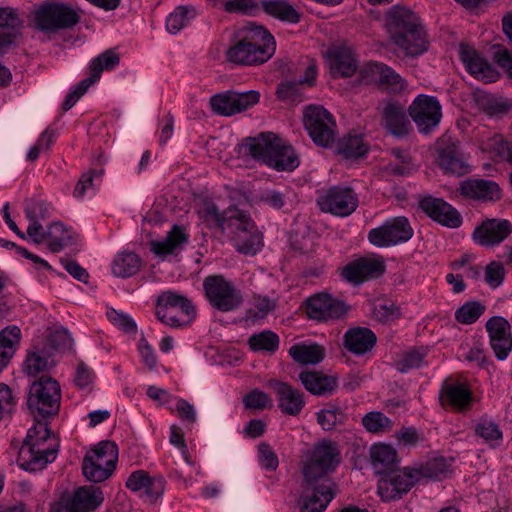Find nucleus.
I'll use <instances>...</instances> for the list:
<instances>
[{"label":"nucleus","instance_id":"obj_1","mask_svg":"<svg viewBox=\"0 0 512 512\" xmlns=\"http://www.w3.org/2000/svg\"><path fill=\"white\" fill-rule=\"evenodd\" d=\"M238 156L277 172H293L300 166V154L289 140L266 130L245 137L236 147Z\"/></svg>","mask_w":512,"mask_h":512},{"label":"nucleus","instance_id":"obj_2","mask_svg":"<svg viewBox=\"0 0 512 512\" xmlns=\"http://www.w3.org/2000/svg\"><path fill=\"white\" fill-rule=\"evenodd\" d=\"M275 51L274 36L265 27L250 22L236 32L225 55L230 63L253 66L267 62Z\"/></svg>","mask_w":512,"mask_h":512},{"label":"nucleus","instance_id":"obj_3","mask_svg":"<svg viewBox=\"0 0 512 512\" xmlns=\"http://www.w3.org/2000/svg\"><path fill=\"white\" fill-rule=\"evenodd\" d=\"M385 26L391 42L405 55L417 57L428 50L426 31L420 18L410 9L391 7L386 14Z\"/></svg>","mask_w":512,"mask_h":512},{"label":"nucleus","instance_id":"obj_4","mask_svg":"<svg viewBox=\"0 0 512 512\" xmlns=\"http://www.w3.org/2000/svg\"><path fill=\"white\" fill-rule=\"evenodd\" d=\"M58 447V440L51 434L47 423L36 421L28 429L27 436L20 447L18 465L26 471H40L56 459Z\"/></svg>","mask_w":512,"mask_h":512},{"label":"nucleus","instance_id":"obj_5","mask_svg":"<svg viewBox=\"0 0 512 512\" xmlns=\"http://www.w3.org/2000/svg\"><path fill=\"white\" fill-rule=\"evenodd\" d=\"M219 228L231 236L234 247L240 253L255 255L263 246L262 236L250 215L237 207L231 206L224 210Z\"/></svg>","mask_w":512,"mask_h":512},{"label":"nucleus","instance_id":"obj_6","mask_svg":"<svg viewBox=\"0 0 512 512\" xmlns=\"http://www.w3.org/2000/svg\"><path fill=\"white\" fill-rule=\"evenodd\" d=\"M81 16L79 8L58 1H44L32 11L31 23L42 33L55 34L73 29L80 22Z\"/></svg>","mask_w":512,"mask_h":512},{"label":"nucleus","instance_id":"obj_7","mask_svg":"<svg viewBox=\"0 0 512 512\" xmlns=\"http://www.w3.org/2000/svg\"><path fill=\"white\" fill-rule=\"evenodd\" d=\"M341 462V451L337 443L322 440L316 443L306 456L303 464V479L311 481L331 480L333 473Z\"/></svg>","mask_w":512,"mask_h":512},{"label":"nucleus","instance_id":"obj_8","mask_svg":"<svg viewBox=\"0 0 512 512\" xmlns=\"http://www.w3.org/2000/svg\"><path fill=\"white\" fill-rule=\"evenodd\" d=\"M118 459V449L111 441H101L87 452L83 459L82 471L87 480L98 483L113 473Z\"/></svg>","mask_w":512,"mask_h":512},{"label":"nucleus","instance_id":"obj_9","mask_svg":"<svg viewBox=\"0 0 512 512\" xmlns=\"http://www.w3.org/2000/svg\"><path fill=\"white\" fill-rule=\"evenodd\" d=\"M156 317L165 325L178 328L189 324L196 315L190 300L172 291H165L157 298Z\"/></svg>","mask_w":512,"mask_h":512},{"label":"nucleus","instance_id":"obj_10","mask_svg":"<svg viewBox=\"0 0 512 512\" xmlns=\"http://www.w3.org/2000/svg\"><path fill=\"white\" fill-rule=\"evenodd\" d=\"M203 288L209 304L218 311H234L243 302L240 290L222 275L206 277L203 282Z\"/></svg>","mask_w":512,"mask_h":512},{"label":"nucleus","instance_id":"obj_11","mask_svg":"<svg viewBox=\"0 0 512 512\" xmlns=\"http://www.w3.org/2000/svg\"><path fill=\"white\" fill-rule=\"evenodd\" d=\"M414 230L405 216L388 218L368 232V241L377 248H388L408 242Z\"/></svg>","mask_w":512,"mask_h":512},{"label":"nucleus","instance_id":"obj_12","mask_svg":"<svg viewBox=\"0 0 512 512\" xmlns=\"http://www.w3.org/2000/svg\"><path fill=\"white\" fill-rule=\"evenodd\" d=\"M60 386L51 377H40L29 391L28 406L42 416L55 414L60 407Z\"/></svg>","mask_w":512,"mask_h":512},{"label":"nucleus","instance_id":"obj_13","mask_svg":"<svg viewBox=\"0 0 512 512\" xmlns=\"http://www.w3.org/2000/svg\"><path fill=\"white\" fill-rule=\"evenodd\" d=\"M317 204L323 212L347 217L357 209L358 196L350 187L332 186L319 192Z\"/></svg>","mask_w":512,"mask_h":512},{"label":"nucleus","instance_id":"obj_14","mask_svg":"<svg viewBox=\"0 0 512 512\" xmlns=\"http://www.w3.org/2000/svg\"><path fill=\"white\" fill-rule=\"evenodd\" d=\"M259 100L260 94L256 90L244 92L228 90L213 95L210 98L209 104L215 114L229 117L251 108Z\"/></svg>","mask_w":512,"mask_h":512},{"label":"nucleus","instance_id":"obj_15","mask_svg":"<svg viewBox=\"0 0 512 512\" xmlns=\"http://www.w3.org/2000/svg\"><path fill=\"white\" fill-rule=\"evenodd\" d=\"M332 480L307 481L303 479L299 507L301 512H324L335 496Z\"/></svg>","mask_w":512,"mask_h":512},{"label":"nucleus","instance_id":"obj_16","mask_svg":"<svg viewBox=\"0 0 512 512\" xmlns=\"http://www.w3.org/2000/svg\"><path fill=\"white\" fill-rule=\"evenodd\" d=\"M384 474L378 482V494L383 501L400 499L418 482L412 467Z\"/></svg>","mask_w":512,"mask_h":512},{"label":"nucleus","instance_id":"obj_17","mask_svg":"<svg viewBox=\"0 0 512 512\" xmlns=\"http://www.w3.org/2000/svg\"><path fill=\"white\" fill-rule=\"evenodd\" d=\"M408 114L419 128H436L442 119V106L437 97L419 94L408 107Z\"/></svg>","mask_w":512,"mask_h":512},{"label":"nucleus","instance_id":"obj_18","mask_svg":"<svg viewBox=\"0 0 512 512\" xmlns=\"http://www.w3.org/2000/svg\"><path fill=\"white\" fill-rule=\"evenodd\" d=\"M485 328L496 358L500 361L505 360L512 350L510 323L502 316H493L487 320Z\"/></svg>","mask_w":512,"mask_h":512},{"label":"nucleus","instance_id":"obj_19","mask_svg":"<svg viewBox=\"0 0 512 512\" xmlns=\"http://www.w3.org/2000/svg\"><path fill=\"white\" fill-rule=\"evenodd\" d=\"M458 145L459 142L448 133L436 142L437 164L446 173L462 175L467 172V166L459 153Z\"/></svg>","mask_w":512,"mask_h":512},{"label":"nucleus","instance_id":"obj_20","mask_svg":"<svg viewBox=\"0 0 512 512\" xmlns=\"http://www.w3.org/2000/svg\"><path fill=\"white\" fill-rule=\"evenodd\" d=\"M309 318L317 321H329L341 318L347 311L345 304L326 293L310 297L306 306Z\"/></svg>","mask_w":512,"mask_h":512},{"label":"nucleus","instance_id":"obj_21","mask_svg":"<svg viewBox=\"0 0 512 512\" xmlns=\"http://www.w3.org/2000/svg\"><path fill=\"white\" fill-rule=\"evenodd\" d=\"M385 271L381 258L361 257L348 263L341 272L342 277L353 284H361L371 278H377Z\"/></svg>","mask_w":512,"mask_h":512},{"label":"nucleus","instance_id":"obj_22","mask_svg":"<svg viewBox=\"0 0 512 512\" xmlns=\"http://www.w3.org/2000/svg\"><path fill=\"white\" fill-rule=\"evenodd\" d=\"M420 207L428 217L442 226L455 229L462 224V217L457 209L441 198L425 197L420 201Z\"/></svg>","mask_w":512,"mask_h":512},{"label":"nucleus","instance_id":"obj_23","mask_svg":"<svg viewBox=\"0 0 512 512\" xmlns=\"http://www.w3.org/2000/svg\"><path fill=\"white\" fill-rule=\"evenodd\" d=\"M512 232L506 219H488L473 231L474 241L484 247H493L503 242Z\"/></svg>","mask_w":512,"mask_h":512},{"label":"nucleus","instance_id":"obj_24","mask_svg":"<svg viewBox=\"0 0 512 512\" xmlns=\"http://www.w3.org/2000/svg\"><path fill=\"white\" fill-rule=\"evenodd\" d=\"M331 74L334 77H350L358 70V59L346 45H335L327 52Z\"/></svg>","mask_w":512,"mask_h":512},{"label":"nucleus","instance_id":"obj_25","mask_svg":"<svg viewBox=\"0 0 512 512\" xmlns=\"http://www.w3.org/2000/svg\"><path fill=\"white\" fill-rule=\"evenodd\" d=\"M278 407L283 414L297 416L305 406L304 394L290 384L280 381L271 383Z\"/></svg>","mask_w":512,"mask_h":512},{"label":"nucleus","instance_id":"obj_26","mask_svg":"<svg viewBox=\"0 0 512 512\" xmlns=\"http://www.w3.org/2000/svg\"><path fill=\"white\" fill-rule=\"evenodd\" d=\"M439 397L443 406H449L457 412L469 410L473 401L470 388L460 382H445Z\"/></svg>","mask_w":512,"mask_h":512},{"label":"nucleus","instance_id":"obj_27","mask_svg":"<svg viewBox=\"0 0 512 512\" xmlns=\"http://www.w3.org/2000/svg\"><path fill=\"white\" fill-rule=\"evenodd\" d=\"M460 194L468 199L495 201L500 198L499 185L491 180L470 178L460 182Z\"/></svg>","mask_w":512,"mask_h":512},{"label":"nucleus","instance_id":"obj_28","mask_svg":"<svg viewBox=\"0 0 512 512\" xmlns=\"http://www.w3.org/2000/svg\"><path fill=\"white\" fill-rule=\"evenodd\" d=\"M23 19L12 7H0V51L3 53L20 35Z\"/></svg>","mask_w":512,"mask_h":512},{"label":"nucleus","instance_id":"obj_29","mask_svg":"<svg viewBox=\"0 0 512 512\" xmlns=\"http://www.w3.org/2000/svg\"><path fill=\"white\" fill-rule=\"evenodd\" d=\"M460 58L467 71L475 78L485 82H493L497 79L498 74L492 65L473 48L462 46Z\"/></svg>","mask_w":512,"mask_h":512},{"label":"nucleus","instance_id":"obj_30","mask_svg":"<svg viewBox=\"0 0 512 512\" xmlns=\"http://www.w3.org/2000/svg\"><path fill=\"white\" fill-rule=\"evenodd\" d=\"M376 341L375 333L366 327H353L344 334V347L356 356H362L370 352Z\"/></svg>","mask_w":512,"mask_h":512},{"label":"nucleus","instance_id":"obj_31","mask_svg":"<svg viewBox=\"0 0 512 512\" xmlns=\"http://www.w3.org/2000/svg\"><path fill=\"white\" fill-rule=\"evenodd\" d=\"M288 353L295 362L301 365H316L323 361L326 350L322 345L307 340L293 344Z\"/></svg>","mask_w":512,"mask_h":512},{"label":"nucleus","instance_id":"obj_32","mask_svg":"<svg viewBox=\"0 0 512 512\" xmlns=\"http://www.w3.org/2000/svg\"><path fill=\"white\" fill-rule=\"evenodd\" d=\"M188 241V236L180 226H174L167 236L160 241H151V251L159 257L177 254Z\"/></svg>","mask_w":512,"mask_h":512},{"label":"nucleus","instance_id":"obj_33","mask_svg":"<svg viewBox=\"0 0 512 512\" xmlns=\"http://www.w3.org/2000/svg\"><path fill=\"white\" fill-rule=\"evenodd\" d=\"M69 499L75 512H92L102 504L104 496L99 487L84 486L78 488Z\"/></svg>","mask_w":512,"mask_h":512},{"label":"nucleus","instance_id":"obj_34","mask_svg":"<svg viewBox=\"0 0 512 512\" xmlns=\"http://www.w3.org/2000/svg\"><path fill=\"white\" fill-rule=\"evenodd\" d=\"M298 379L308 392L317 396L331 394L336 388V380L333 377L315 371H303Z\"/></svg>","mask_w":512,"mask_h":512},{"label":"nucleus","instance_id":"obj_35","mask_svg":"<svg viewBox=\"0 0 512 512\" xmlns=\"http://www.w3.org/2000/svg\"><path fill=\"white\" fill-rule=\"evenodd\" d=\"M261 9L269 16L289 24H297L301 15L286 0H262Z\"/></svg>","mask_w":512,"mask_h":512},{"label":"nucleus","instance_id":"obj_36","mask_svg":"<svg viewBox=\"0 0 512 512\" xmlns=\"http://www.w3.org/2000/svg\"><path fill=\"white\" fill-rule=\"evenodd\" d=\"M335 150L346 159H357L367 154L368 145L361 135L347 132L338 138Z\"/></svg>","mask_w":512,"mask_h":512},{"label":"nucleus","instance_id":"obj_37","mask_svg":"<svg viewBox=\"0 0 512 512\" xmlns=\"http://www.w3.org/2000/svg\"><path fill=\"white\" fill-rule=\"evenodd\" d=\"M77 239V234L64 226L61 222H53L47 229V244L52 252H59L72 246Z\"/></svg>","mask_w":512,"mask_h":512},{"label":"nucleus","instance_id":"obj_38","mask_svg":"<svg viewBox=\"0 0 512 512\" xmlns=\"http://www.w3.org/2000/svg\"><path fill=\"white\" fill-rule=\"evenodd\" d=\"M302 120L305 128H335L336 120L332 113L321 105L310 104L304 107Z\"/></svg>","mask_w":512,"mask_h":512},{"label":"nucleus","instance_id":"obj_39","mask_svg":"<svg viewBox=\"0 0 512 512\" xmlns=\"http://www.w3.org/2000/svg\"><path fill=\"white\" fill-rule=\"evenodd\" d=\"M142 266V259L134 252L122 251L114 257L111 269L116 277L129 278L136 275Z\"/></svg>","mask_w":512,"mask_h":512},{"label":"nucleus","instance_id":"obj_40","mask_svg":"<svg viewBox=\"0 0 512 512\" xmlns=\"http://www.w3.org/2000/svg\"><path fill=\"white\" fill-rule=\"evenodd\" d=\"M55 365L51 354L45 349L33 347L27 354L24 368L27 374L37 376L40 373L48 372Z\"/></svg>","mask_w":512,"mask_h":512},{"label":"nucleus","instance_id":"obj_41","mask_svg":"<svg viewBox=\"0 0 512 512\" xmlns=\"http://www.w3.org/2000/svg\"><path fill=\"white\" fill-rule=\"evenodd\" d=\"M371 462L377 473L384 474L392 469L396 461V451L386 444H376L371 447Z\"/></svg>","mask_w":512,"mask_h":512},{"label":"nucleus","instance_id":"obj_42","mask_svg":"<svg viewBox=\"0 0 512 512\" xmlns=\"http://www.w3.org/2000/svg\"><path fill=\"white\" fill-rule=\"evenodd\" d=\"M196 17L192 6H178L166 18V29L170 34H177Z\"/></svg>","mask_w":512,"mask_h":512},{"label":"nucleus","instance_id":"obj_43","mask_svg":"<svg viewBox=\"0 0 512 512\" xmlns=\"http://www.w3.org/2000/svg\"><path fill=\"white\" fill-rule=\"evenodd\" d=\"M476 436L480 437L491 447L499 446L502 442L503 434L497 423L487 417H482L475 424Z\"/></svg>","mask_w":512,"mask_h":512},{"label":"nucleus","instance_id":"obj_44","mask_svg":"<svg viewBox=\"0 0 512 512\" xmlns=\"http://www.w3.org/2000/svg\"><path fill=\"white\" fill-rule=\"evenodd\" d=\"M119 62L118 54L112 50H107L91 61L89 65L90 75L87 78L95 83L100 79L104 70L114 69Z\"/></svg>","mask_w":512,"mask_h":512},{"label":"nucleus","instance_id":"obj_45","mask_svg":"<svg viewBox=\"0 0 512 512\" xmlns=\"http://www.w3.org/2000/svg\"><path fill=\"white\" fill-rule=\"evenodd\" d=\"M417 481L421 479H442L448 473L449 467L444 458H435L425 464L412 467Z\"/></svg>","mask_w":512,"mask_h":512},{"label":"nucleus","instance_id":"obj_46","mask_svg":"<svg viewBox=\"0 0 512 512\" xmlns=\"http://www.w3.org/2000/svg\"><path fill=\"white\" fill-rule=\"evenodd\" d=\"M262 0H220V8L226 13L255 16L261 10Z\"/></svg>","mask_w":512,"mask_h":512},{"label":"nucleus","instance_id":"obj_47","mask_svg":"<svg viewBox=\"0 0 512 512\" xmlns=\"http://www.w3.org/2000/svg\"><path fill=\"white\" fill-rule=\"evenodd\" d=\"M486 310V306L480 301H467L456 309L455 320L463 325L475 323Z\"/></svg>","mask_w":512,"mask_h":512},{"label":"nucleus","instance_id":"obj_48","mask_svg":"<svg viewBox=\"0 0 512 512\" xmlns=\"http://www.w3.org/2000/svg\"><path fill=\"white\" fill-rule=\"evenodd\" d=\"M316 416L318 424L326 431L333 430L346 419L344 411L334 404L327 405L317 412Z\"/></svg>","mask_w":512,"mask_h":512},{"label":"nucleus","instance_id":"obj_49","mask_svg":"<svg viewBox=\"0 0 512 512\" xmlns=\"http://www.w3.org/2000/svg\"><path fill=\"white\" fill-rule=\"evenodd\" d=\"M364 428L374 434H383L392 430L393 422L384 413L380 411H372L362 418Z\"/></svg>","mask_w":512,"mask_h":512},{"label":"nucleus","instance_id":"obj_50","mask_svg":"<svg viewBox=\"0 0 512 512\" xmlns=\"http://www.w3.org/2000/svg\"><path fill=\"white\" fill-rule=\"evenodd\" d=\"M386 128H402L407 122L406 112L398 102L389 101L382 110Z\"/></svg>","mask_w":512,"mask_h":512},{"label":"nucleus","instance_id":"obj_51","mask_svg":"<svg viewBox=\"0 0 512 512\" xmlns=\"http://www.w3.org/2000/svg\"><path fill=\"white\" fill-rule=\"evenodd\" d=\"M427 349L424 347L413 348L403 353L397 362V369L405 373L410 369L420 368L425 364Z\"/></svg>","mask_w":512,"mask_h":512},{"label":"nucleus","instance_id":"obj_52","mask_svg":"<svg viewBox=\"0 0 512 512\" xmlns=\"http://www.w3.org/2000/svg\"><path fill=\"white\" fill-rule=\"evenodd\" d=\"M103 170H92L82 175L74 189L76 198H83L88 192H94L100 185Z\"/></svg>","mask_w":512,"mask_h":512},{"label":"nucleus","instance_id":"obj_53","mask_svg":"<svg viewBox=\"0 0 512 512\" xmlns=\"http://www.w3.org/2000/svg\"><path fill=\"white\" fill-rule=\"evenodd\" d=\"M458 353L461 359L475 366H481L485 361L483 344L478 341L462 343Z\"/></svg>","mask_w":512,"mask_h":512},{"label":"nucleus","instance_id":"obj_54","mask_svg":"<svg viewBox=\"0 0 512 512\" xmlns=\"http://www.w3.org/2000/svg\"><path fill=\"white\" fill-rule=\"evenodd\" d=\"M378 84L392 92H401L406 88V81L390 66L384 64Z\"/></svg>","mask_w":512,"mask_h":512},{"label":"nucleus","instance_id":"obj_55","mask_svg":"<svg viewBox=\"0 0 512 512\" xmlns=\"http://www.w3.org/2000/svg\"><path fill=\"white\" fill-rule=\"evenodd\" d=\"M276 307L275 300L267 296H257L254 298L253 306L247 310L246 318L251 321L263 319L268 313Z\"/></svg>","mask_w":512,"mask_h":512},{"label":"nucleus","instance_id":"obj_56","mask_svg":"<svg viewBox=\"0 0 512 512\" xmlns=\"http://www.w3.org/2000/svg\"><path fill=\"white\" fill-rule=\"evenodd\" d=\"M249 344L255 351H275L278 348L279 338L271 331H264L251 336Z\"/></svg>","mask_w":512,"mask_h":512},{"label":"nucleus","instance_id":"obj_57","mask_svg":"<svg viewBox=\"0 0 512 512\" xmlns=\"http://www.w3.org/2000/svg\"><path fill=\"white\" fill-rule=\"evenodd\" d=\"M199 218L207 222L208 226L219 227L224 217V211L220 212L218 207L209 200H203L197 207Z\"/></svg>","mask_w":512,"mask_h":512},{"label":"nucleus","instance_id":"obj_58","mask_svg":"<svg viewBox=\"0 0 512 512\" xmlns=\"http://www.w3.org/2000/svg\"><path fill=\"white\" fill-rule=\"evenodd\" d=\"M25 216L29 222H40L50 217L49 206L42 200H29L25 204Z\"/></svg>","mask_w":512,"mask_h":512},{"label":"nucleus","instance_id":"obj_59","mask_svg":"<svg viewBox=\"0 0 512 512\" xmlns=\"http://www.w3.org/2000/svg\"><path fill=\"white\" fill-rule=\"evenodd\" d=\"M48 345L56 351H66L72 348L73 339L68 330L56 329L49 335Z\"/></svg>","mask_w":512,"mask_h":512},{"label":"nucleus","instance_id":"obj_60","mask_svg":"<svg viewBox=\"0 0 512 512\" xmlns=\"http://www.w3.org/2000/svg\"><path fill=\"white\" fill-rule=\"evenodd\" d=\"M165 480L162 477H148V482L141 491V496L149 502L157 501L164 493Z\"/></svg>","mask_w":512,"mask_h":512},{"label":"nucleus","instance_id":"obj_61","mask_svg":"<svg viewBox=\"0 0 512 512\" xmlns=\"http://www.w3.org/2000/svg\"><path fill=\"white\" fill-rule=\"evenodd\" d=\"M243 403L248 409L263 410L270 406L271 399L265 392L255 389L244 397Z\"/></svg>","mask_w":512,"mask_h":512},{"label":"nucleus","instance_id":"obj_62","mask_svg":"<svg viewBox=\"0 0 512 512\" xmlns=\"http://www.w3.org/2000/svg\"><path fill=\"white\" fill-rule=\"evenodd\" d=\"M373 315L379 322L388 323L399 318L400 311L393 303H378L374 306Z\"/></svg>","mask_w":512,"mask_h":512},{"label":"nucleus","instance_id":"obj_63","mask_svg":"<svg viewBox=\"0 0 512 512\" xmlns=\"http://www.w3.org/2000/svg\"><path fill=\"white\" fill-rule=\"evenodd\" d=\"M505 269L500 262L493 261L486 266L485 281L493 289L499 287L504 280Z\"/></svg>","mask_w":512,"mask_h":512},{"label":"nucleus","instance_id":"obj_64","mask_svg":"<svg viewBox=\"0 0 512 512\" xmlns=\"http://www.w3.org/2000/svg\"><path fill=\"white\" fill-rule=\"evenodd\" d=\"M489 149L503 161L512 164V142L504 140L500 135H495L489 144Z\"/></svg>","mask_w":512,"mask_h":512}]
</instances>
